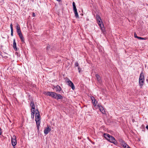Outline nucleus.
I'll use <instances>...</instances> for the list:
<instances>
[{"instance_id":"a211bd4d","label":"nucleus","mask_w":148,"mask_h":148,"mask_svg":"<svg viewBox=\"0 0 148 148\" xmlns=\"http://www.w3.org/2000/svg\"><path fill=\"white\" fill-rule=\"evenodd\" d=\"M63 97L60 94H57L56 99L58 100L59 99H62Z\"/></svg>"},{"instance_id":"c9c22d12","label":"nucleus","mask_w":148,"mask_h":148,"mask_svg":"<svg viewBox=\"0 0 148 148\" xmlns=\"http://www.w3.org/2000/svg\"><path fill=\"white\" fill-rule=\"evenodd\" d=\"M56 0L58 1H61V0Z\"/></svg>"},{"instance_id":"a878e982","label":"nucleus","mask_w":148,"mask_h":148,"mask_svg":"<svg viewBox=\"0 0 148 148\" xmlns=\"http://www.w3.org/2000/svg\"><path fill=\"white\" fill-rule=\"evenodd\" d=\"M75 66H79V64L77 62H76L75 64Z\"/></svg>"},{"instance_id":"6e6552de","label":"nucleus","mask_w":148,"mask_h":148,"mask_svg":"<svg viewBox=\"0 0 148 148\" xmlns=\"http://www.w3.org/2000/svg\"><path fill=\"white\" fill-rule=\"evenodd\" d=\"M51 129L50 128L49 126L47 125V127L44 130V133L45 135H47L51 131Z\"/></svg>"},{"instance_id":"2eb2a0df","label":"nucleus","mask_w":148,"mask_h":148,"mask_svg":"<svg viewBox=\"0 0 148 148\" xmlns=\"http://www.w3.org/2000/svg\"><path fill=\"white\" fill-rule=\"evenodd\" d=\"M36 122V124L37 129L39 130V126L40 125V120H35Z\"/></svg>"},{"instance_id":"7c9ffc66","label":"nucleus","mask_w":148,"mask_h":148,"mask_svg":"<svg viewBox=\"0 0 148 148\" xmlns=\"http://www.w3.org/2000/svg\"><path fill=\"white\" fill-rule=\"evenodd\" d=\"M124 148H131L128 145L126 146V147H125Z\"/></svg>"},{"instance_id":"f8f14e48","label":"nucleus","mask_w":148,"mask_h":148,"mask_svg":"<svg viewBox=\"0 0 148 148\" xmlns=\"http://www.w3.org/2000/svg\"><path fill=\"white\" fill-rule=\"evenodd\" d=\"M95 76L98 81L99 83L101 82V78L100 76L98 74H96Z\"/></svg>"},{"instance_id":"b1692460","label":"nucleus","mask_w":148,"mask_h":148,"mask_svg":"<svg viewBox=\"0 0 148 148\" xmlns=\"http://www.w3.org/2000/svg\"><path fill=\"white\" fill-rule=\"evenodd\" d=\"M16 30H19L20 29V26L19 25V24H18V23H17V24L16 25Z\"/></svg>"},{"instance_id":"5701e85b","label":"nucleus","mask_w":148,"mask_h":148,"mask_svg":"<svg viewBox=\"0 0 148 148\" xmlns=\"http://www.w3.org/2000/svg\"><path fill=\"white\" fill-rule=\"evenodd\" d=\"M137 38H138V39H139V40H146L147 39V38H142V37H137Z\"/></svg>"},{"instance_id":"aec40b11","label":"nucleus","mask_w":148,"mask_h":148,"mask_svg":"<svg viewBox=\"0 0 148 148\" xmlns=\"http://www.w3.org/2000/svg\"><path fill=\"white\" fill-rule=\"evenodd\" d=\"M73 10H74V12L77 11V9L75 6V3L74 2H73Z\"/></svg>"},{"instance_id":"9b49d317","label":"nucleus","mask_w":148,"mask_h":148,"mask_svg":"<svg viewBox=\"0 0 148 148\" xmlns=\"http://www.w3.org/2000/svg\"><path fill=\"white\" fill-rule=\"evenodd\" d=\"M52 92H46V91H45L43 92V94L45 95L49 96H50L51 97V95L52 94Z\"/></svg>"},{"instance_id":"c85d7f7f","label":"nucleus","mask_w":148,"mask_h":148,"mask_svg":"<svg viewBox=\"0 0 148 148\" xmlns=\"http://www.w3.org/2000/svg\"><path fill=\"white\" fill-rule=\"evenodd\" d=\"M11 35L12 36H13V30H11Z\"/></svg>"},{"instance_id":"9d476101","label":"nucleus","mask_w":148,"mask_h":148,"mask_svg":"<svg viewBox=\"0 0 148 148\" xmlns=\"http://www.w3.org/2000/svg\"><path fill=\"white\" fill-rule=\"evenodd\" d=\"M119 141L121 144L124 147H126L127 145L125 143V142H124L122 139H121L119 140Z\"/></svg>"},{"instance_id":"473e14b6","label":"nucleus","mask_w":148,"mask_h":148,"mask_svg":"<svg viewBox=\"0 0 148 148\" xmlns=\"http://www.w3.org/2000/svg\"><path fill=\"white\" fill-rule=\"evenodd\" d=\"M32 15L33 17H34L35 16L36 14L34 13H33Z\"/></svg>"},{"instance_id":"4468645a","label":"nucleus","mask_w":148,"mask_h":148,"mask_svg":"<svg viewBox=\"0 0 148 148\" xmlns=\"http://www.w3.org/2000/svg\"><path fill=\"white\" fill-rule=\"evenodd\" d=\"M55 90L56 92H60L61 89V87L59 85H57L55 87Z\"/></svg>"},{"instance_id":"f03ea898","label":"nucleus","mask_w":148,"mask_h":148,"mask_svg":"<svg viewBox=\"0 0 148 148\" xmlns=\"http://www.w3.org/2000/svg\"><path fill=\"white\" fill-rule=\"evenodd\" d=\"M145 77L144 73L142 71L140 75L139 78V85L142 88L144 84Z\"/></svg>"},{"instance_id":"f3484780","label":"nucleus","mask_w":148,"mask_h":148,"mask_svg":"<svg viewBox=\"0 0 148 148\" xmlns=\"http://www.w3.org/2000/svg\"><path fill=\"white\" fill-rule=\"evenodd\" d=\"M18 35L21 40V41H22L23 42H24V38L23 35L22 34Z\"/></svg>"},{"instance_id":"4be33fe9","label":"nucleus","mask_w":148,"mask_h":148,"mask_svg":"<svg viewBox=\"0 0 148 148\" xmlns=\"http://www.w3.org/2000/svg\"><path fill=\"white\" fill-rule=\"evenodd\" d=\"M75 16L76 18H79V15L78 14L77 11L74 12Z\"/></svg>"},{"instance_id":"0eeeda50","label":"nucleus","mask_w":148,"mask_h":148,"mask_svg":"<svg viewBox=\"0 0 148 148\" xmlns=\"http://www.w3.org/2000/svg\"><path fill=\"white\" fill-rule=\"evenodd\" d=\"M97 106L98 107L99 110L103 114H105V111L104 108L100 105L98 104Z\"/></svg>"},{"instance_id":"7ed1b4c3","label":"nucleus","mask_w":148,"mask_h":148,"mask_svg":"<svg viewBox=\"0 0 148 148\" xmlns=\"http://www.w3.org/2000/svg\"><path fill=\"white\" fill-rule=\"evenodd\" d=\"M96 18L98 23L100 26L102 31H104L105 30V28L104 27V25L103 24L102 22L101 21V20L100 16L99 15H97L96 16Z\"/></svg>"},{"instance_id":"39448f33","label":"nucleus","mask_w":148,"mask_h":148,"mask_svg":"<svg viewBox=\"0 0 148 148\" xmlns=\"http://www.w3.org/2000/svg\"><path fill=\"white\" fill-rule=\"evenodd\" d=\"M12 144L13 146H15L17 143V140L16 136L15 135H14L12 137Z\"/></svg>"},{"instance_id":"bb28decb","label":"nucleus","mask_w":148,"mask_h":148,"mask_svg":"<svg viewBox=\"0 0 148 148\" xmlns=\"http://www.w3.org/2000/svg\"><path fill=\"white\" fill-rule=\"evenodd\" d=\"M78 71L79 73H80V72L81 71V69L80 68L79 66H78Z\"/></svg>"},{"instance_id":"72a5a7b5","label":"nucleus","mask_w":148,"mask_h":148,"mask_svg":"<svg viewBox=\"0 0 148 148\" xmlns=\"http://www.w3.org/2000/svg\"><path fill=\"white\" fill-rule=\"evenodd\" d=\"M134 36L136 38H137V37H138V36H137V35L135 34H134Z\"/></svg>"},{"instance_id":"f704fd0d","label":"nucleus","mask_w":148,"mask_h":148,"mask_svg":"<svg viewBox=\"0 0 148 148\" xmlns=\"http://www.w3.org/2000/svg\"><path fill=\"white\" fill-rule=\"evenodd\" d=\"M146 128L148 130V125L146 126Z\"/></svg>"},{"instance_id":"2f4dec72","label":"nucleus","mask_w":148,"mask_h":148,"mask_svg":"<svg viewBox=\"0 0 148 148\" xmlns=\"http://www.w3.org/2000/svg\"><path fill=\"white\" fill-rule=\"evenodd\" d=\"M2 134V132L1 130V129L0 127V135H1Z\"/></svg>"},{"instance_id":"20e7f679","label":"nucleus","mask_w":148,"mask_h":148,"mask_svg":"<svg viewBox=\"0 0 148 148\" xmlns=\"http://www.w3.org/2000/svg\"><path fill=\"white\" fill-rule=\"evenodd\" d=\"M66 81L68 83L69 86L71 87L72 89L74 90L75 89V87L73 83L68 78L66 79Z\"/></svg>"},{"instance_id":"423d86ee","label":"nucleus","mask_w":148,"mask_h":148,"mask_svg":"<svg viewBox=\"0 0 148 148\" xmlns=\"http://www.w3.org/2000/svg\"><path fill=\"white\" fill-rule=\"evenodd\" d=\"M35 112V120H40V116L39 113V112L38 109L36 110Z\"/></svg>"},{"instance_id":"393cba45","label":"nucleus","mask_w":148,"mask_h":148,"mask_svg":"<svg viewBox=\"0 0 148 148\" xmlns=\"http://www.w3.org/2000/svg\"><path fill=\"white\" fill-rule=\"evenodd\" d=\"M17 32L18 33V34L19 35L22 34V33L21 30V29L19 30H17Z\"/></svg>"},{"instance_id":"c756f323","label":"nucleus","mask_w":148,"mask_h":148,"mask_svg":"<svg viewBox=\"0 0 148 148\" xmlns=\"http://www.w3.org/2000/svg\"><path fill=\"white\" fill-rule=\"evenodd\" d=\"M50 48V46L49 45H48L47 46V49H49Z\"/></svg>"},{"instance_id":"412c9836","label":"nucleus","mask_w":148,"mask_h":148,"mask_svg":"<svg viewBox=\"0 0 148 148\" xmlns=\"http://www.w3.org/2000/svg\"><path fill=\"white\" fill-rule=\"evenodd\" d=\"M31 117L32 118H34V117L35 111L34 110H31Z\"/></svg>"},{"instance_id":"dca6fc26","label":"nucleus","mask_w":148,"mask_h":148,"mask_svg":"<svg viewBox=\"0 0 148 148\" xmlns=\"http://www.w3.org/2000/svg\"><path fill=\"white\" fill-rule=\"evenodd\" d=\"M30 106L32 107L31 110H34L35 108L34 103L33 101H31V102Z\"/></svg>"},{"instance_id":"1a4fd4ad","label":"nucleus","mask_w":148,"mask_h":148,"mask_svg":"<svg viewBox=\"0 0 148 148\" xmlns=\"http://www.w3.org/2000/svg\"><path fill=\"white\" fill-rule=\"evenodd\" d=\"M91 99L92 101L93 105L94 106H96V104L97 103V101H96L94 97L93 96L91 97Z\"/></svg>"},{"instance_id":"cd10ccee","label":"nucleus","mask_w":148,"mask_h":148,"mask_svg":"<svg viewBox=\"0 0 148 148\" xmlns=\"http://www.w3.org/2000/svg\"><path fill=\"white\" fill-rule=\"evenodd\" d=\"M10 27L11 28V30H13V27H12V23H11L10 25Z\"/></svg>"},{"instance_id":"6ab92c4d","label":"nucleus","mask_w":148,"mask_h":148,"mask_svg":"<svg viewBox=\"0 0 148 148\" xmlns=\"http://www.w3.org/2000/svg\"><path fill=\"white\" fill-rule=\"evenodd\" d=\"M57 94L56 93L54 92H52L51 97L52 98H54L56 99Z\"/></svg>"},{"instance_id":"f257e3e1","label":"nucleus","mask_w":148,"mask_h":148,"mask_svg":"<svg viewBox=\"0 0 148 148\" xmlns=\"http://www.w3.org/2000/svg\"><path fill=\"white\" fill-rule=\"evenodd\" d=\"M103 136L107 140L111 143H114L115 145H117V142L115 140V138L112 136L110 135L107 133L104 134Z\"/></svg>"},{"instance_id":"ddd939ff","label":"nucleus","mask_w":148,"mask_h":148,"mask_svg":"<svg viewBox=\"0 0 148 148\" xmlns=\"http://www.w3.org/2000/svg\"><path fill=\"white\" fill-rule=\"evenodd\" d=\"M13 47L15 51H17V49L16 46V43L15 42V39H14L13 40Z\"/></svg>"}]
</instances>
